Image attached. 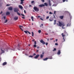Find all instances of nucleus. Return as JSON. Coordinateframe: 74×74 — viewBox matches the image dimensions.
Here are the masks:
<instances>
[{
	"label": "nucleus",
	"mask_w": 74,
	"mask_h": 74,
	"mask_svg": "<svg viewBox=\"0 0 74 74\" xmlns=\"http://www.w3.org/2000/svg\"><path fill=\"white\" fill-rule=\"evenodd\" d=\"M57 25L58 26H60V27H61L62 26H65L64 23H61L60 21H58V23H57Z\"/></svg>",
	"instance_id": "f257e3e1"
},
{
	"label": "nucleus",
	"mask_w": 74,
	"mask_h": 74,
	"mask_svg": "<svg viewBox=\"0 0 74 74\" xmlns=\"http://www.w3.org/2000/svg\"><path fill=\"white\" fill-rule=\"evenodd\" d=\"M33 8L34 10L36 12H38V11H39V8H38L36 7H34Z\"/></svg>",
	"instance_id": "f03ea898"
},
{
	"label": "nucleus",
	"mask_w": 74,
	"mask_h": 74,
	"mask_svg": "<svg viewBox=\"0 0 74 74\" xmlns=\"http://www.w3.org/2000/svg\"><path fill=\"white\" fill-rule=\"evenodd\" d=\"M14 12H18V11H19V10H18V8H14Z\"/></svg>",
	"instance_id": "7ed1b4c3"
},
{
	"label": "nucleus",
	"mask_w": 74,
	"mask_h": 74,
	"mask_svg": "<svg viewBox=\"0 0 74 74\" xmlns=\"http://www.w3.org/2000/svg\"><path fill=\"white\" fill-rule=\"evenodd\" d=\"M41 43H42L43 45H45L46 43H45V42L44 40H41L40 41Z\"/></svg>",
	"instance_id": "20e7f679"
},
{
	"label": "nucleus",
	"mask_w": 74,
	"mask_h": 74,
	"mask_svg": "<svg viewBox=\"0 0 74 74\" xmlns=\"http://www.w3.org/2000/svg\"><path fill=\"white\" fill-rule=\"evenodd\" d=\"M63 34H64L63 33H62L61 34V35H62V37H63V40H64V41H65V39L64 38V36H65V35H63Z\"/></svg>",
	"instance_id": "39448f33"
},
{
	"label": "nucleus",
	"mask_w": 74,
	"mask_h": 74,
	"mask_svg": "<svg viewBox=\"0 0 74 74\" xmlns=\"http://www.w3.org/2000/svg\"><path fill=\"white\" fill-rule=\"evenodd\" d=\"M40 56V55L39 54H38L36 55V56L34 57L35 59H37L38 57Z\"/></svg>",
	"instance_id": "423d86ee"
},
{
	"label": "nucleus",
	"mask_w": 74,
	"mask_h": 74,
	"mask_svg": "<svg viewBox=\"0 0 74 74\" xmlns=\"http://www.w3.org/2000/svg\"><path fill=\"white\" fill-rule=\"evenodd\" d=\"M44 6H45V5L43 4L40 5H39V6L40 7H44Z\"/></svg>",
	"instance_id": "0eeeda50"
},
{
	"label": "nucleus",
	"mask_w": 74,
	"mask_h": 74,
	"mask_svg": "<svg viewBox=\"0 0 74 74\" xmlns=\"http://www.w3.org/2000/svg\"><path fill=\"white\" fill-rule=\"evenodd\" d=\"M60 18L61 19H63V18H64V16H59Z\"/></svg>",
	"instance_id": "6e6552de"
},
{
	"label": "nucleus",
	"mask_w": 74,
	"mask_h": 74,
	"mask_svg": "<svg viewBox=\"0 0 74 74\" xmlns=\"http://www.w3.org/2000/svg\"><path fill=\"white\" fill-rule=\"evenodd\" d=\"M9 10H10V11H11L12 10V7H10L8 8Z\"/></svg>",
	"instance_id": "1a4fd4ad"
},
{
	"label": "nucleus",
	"mask_w": 74,
	"mask_h": 74,
	"mask_svg": "<svg viewBox=\"0 0 74 74\" xmlns=\"http://www.w3.org/2000/svg\"><path fill=\"white\" fill-rule=\"evenodd\" d=\"M19 26L20 29H21V30H22V31H23V29H22V28H21V27H23L21 25H19Z\"/></svg>",
	"instance_id": "9d476101"
},
{
	"label": "nucleus",
	"mask_w": 74,
	"mask_h": 74,
	"mask_svg": "<svg viewBox=\"0 0 74 74\" xmlns=\"http://www.w3.org/2000/svg\"><path fill=\"white\" fill-rule=\"evenodd\" d=\"M61 53V52H60V50H59L58 52V54L59 55H60V54Z\"/></svg>",
	"instance_id": "9b49d317"
},
{
	"label": "nucleus",
	"mask_w": 74,
	"mask_h": 74,
	"mask_svg": "<svg viewBox=\"0 0 74 74\" xmlns=\"http://www.w3.org/2000/svg\"><path fill=\"white\" fill-rule=\"evenodd\" d=\"M6 15H9L10 14V13L9 12H6Z\"/></svg>",
	"instance_id": "f8f14e48"
},
{
	"label": "nucleus",
	"mask_w": 74,
	"mask_h": 74,
	"mask_svg": "<svg viewBox=\"0 0 74 74\" xmlns=\"http://www.w3.org/2000/svg\"><path fill=\"white\" fill-rule=\"evenodd\" d=\"M14 20H15L16 21L18 20V17H14Z\"/></svg>",
	"instance_id": "ddd939ff"
},
{
	"label": "nucleus",
	"mask_w": 74,
	"mask_h": 74,
	"mask_svg": "<svg viewBox=\"0 0 74 74\" xmlns=\"http://www.w3.org/2000/svg\"><path fill=\"white\" fill-rule=\"evenodd\" d=\"M21 2L20 3V4H23V1H25V0H21Z\"/></svg>",
	"instance_id": "4468645a"
},
{
	"label": "nucleus",
	"mask_w": 74,
	"mask_h": 74,
	"mask_svg": "<svg viewBox=\"0 0 74 74\" xmlns=\"http://www.w3.org/2000/svg\"><path fill=\"white\" fill-rule=\"evenodd\" d=\"M3 65V66H4L5 65H6V64H7V62H3V64H2Z\"/></svg>",
	"instance_id": "2eb2a0df"
},
{
	"label": "nucleus",
	"mask_w": 74,
	"mask_h": 74,
	"mask_svg": "<svg viewBox=\"0 0 74 74\" xmlns=\"http://www.w3.org/2000/svg\"><path fill=\"white\" fill-rule=\"evenodd\" d=\"M71 25V23H69L67 25V26H70Z\"/></svg>",
	"instance_id": "dca6fc26"
},
{
	"label": "nucleus",
	"mask_w": 74,
	"mask_h": 74,
	"mask_svg": "<svg viewBox=\"0 0 74 74\" xmlns=\"http://www.w3.org/2000/svg\"><path fill=\"white\" fill-rule=\"evenodd\" d=\"M48 58H46L43 59V60H44V61H45V60H48Z\"/></svg>",
	"instance_id": "f3484780"
},
{
	"label": "nucleus",
	"mask_w": 74,
	"mask_h": 74,
	"mask_svg": "<svg viewBox=\"0 0 74 74\" xmlns=\"http://www.w3.org/2000/svg\"><path fill=\"white\" fill-rule=\"evenodd\" d=\"M19 8H20V9H22V8H23V7H22V6H21V5H19Z\"/></svg>",
	"instance_id": "a211bd4d"
},
{
	"label": "nucleus",
	"mask_w": 74,
	"mask_h": 74,
	"mask_svg": "<svg viewBox=\"0 0 74 74\" xmlns=\"http://www.w3.org/2000/svg\"><path fill=\"white\" fill-rule=\"evenodd\" d=\"M56 20H54V25H56Z\"/></svg>",
	"instance_id": "6ab92c4d"
},
{
	"label": "nucleus",
	"mask_w": 74,
	"mask_h": 74,
	"mask_svg": "<svg viewBox=\"0 0 74 74\" xmlns=\"http://www.w3.org/2000/svg\"><path fill=\"white\" fill-rule=\"evenodd\" d=\"M44 57V55H42V54H41L40 55V58H42Z\"/></svg>",
	"instance_id": "aec40b11"
},
{
	"label": "nucleus",
	"mask_w": 74,
	"mask_h": 74,
	"mask_svg": "<svg viewBox=\"0 0 74 74\" xmlns=\"http://www.w3.org/2000/svg\"><path fill=\"white\" fill-rule=\"evenodd\" d=\"M44 4L46 6H48V3H45Z\"/></svg>",
	"instance_id": "412c9836"
},
{
	"label": "nucleus",
	"mask_w": 74,
	"mask_h": 74,
	"mask_svg": "<svg viewBox=\"0 0 74 74\" xmlns=\"http://www.w3.org/2000/svg\"><path fill=\"white\" fill-rule=\"evenodd\" d=\"M24 32H25V33H26V34H27V32H28V31H24Z\"/></svg>",
	"instance_id": "4be33fe9"
},
{
	"label": "nucleus",
	"mask_w": 74,
	"mask_h": 74,
	"mask_svg": "<svg viewBox=\"0 0 74 74\" xmlns=\"http://www.w3.org/2000/svg\"><path fill=\"white\" fill-rule=\"evenodd\" d=\"M31 19H32V21H34V20H33V19H34V18H33V17L32 16Z\"/></svg>",
	"instance_id": "5701e85b"
},
{
	"label": "nucleus",
	"mask_w": 74,
	"mask_h": 74,
	"mask_svg": "<svg viewBox=\"0 0 74 74\" xmlns=\"http://www.w3.org/2000/svg\"><path fill=\"white\" fill-rule=\"evenodd\" d=\"M32 37H34V33H33V32H32Z\"/></svg>",
	"instance_id": "b1692460"
},
{
	"label": "nucleus",
	"mask_w": 74,
	"mask_h": 74,
	"mask_svg": "<svg viewBox=\"0 0 74 74\" xmlns=\"http://www.w3.org/2000/svg\"><path fill=\"white\" fill-rule=\"evenodd\" d=\"M41 30H39L38 31V33H41Z\"/></svg>",
	"instance_id": "393cba45"
},
{
	"label": "nucleus",
	"mask_w": 74,
	"mask_h": 74,
	"mask_svg": "<svg viewBox=\"0 0 74 74\" xmlns=\"http://www.w3.org/2000/svg\"><path fill=\"white\" fill-rule=\"evenodd\" d=\"M17 12V14H18V15H19V16L21 15V14H20V13H19L18 12Z\"/></svg>",
	"instance_id": "a878e982"
},
{
	"label": "nucleus",
	"mask_w": 74,
	"mask_h": 74,
	"mask_svg": "<svg viewBox=\"0 0 74 74\" xmlns=\"http://www.w3.org/2000/svg\"><path fill=\"white\" fill-rule=\"evenodd\" d=\"M56 51V49L55 48L54 49V50H53V51Z\"/></svg>",
	"instance_id": "bb28decb"
},
{
	"label": "nucleus",
	"mask_w": 74,
	"mask_h": 74,
	"mask_svg": "<svg viewBox=\"0 0 74 74\" xmlns=\"http://www.w3.org/2000/svg\"><path fill=\"white\" fill-rule=\"evenodd\" d=\"M49 6H51V3L50 2H49Z\"/></svg>",
	"instance_id": "cd10ccee"
},
{
	"label": "nucleus",
	"mask_w": 74,
	"mask_h": 74,
	"mask_svg": "<svg viewBox=\"0 0 74 74\" xmlns=\"http://www.w3.org/2000/svg\"><path fill=\"white\" fill-rule=\"evenodd\" d=\"M49 16H48L46 17V19H49Z\"/></svg>",
	"instance_id": "c85d7f7f"
},
{
	"label": "nucleus",
	"mask_w": 74,
	"mask_h": 74,
	"mask_svg": "<svg viewBox=\"0 0 74 74\" xmlns=\"http://www.w3.org/2000/svg\"><path fill=\"white\" fill-rule=\"evenodd\" d=\"M64 26H62V28L63 29H65V27H64Z\"/></svg>",
	"instance_id": "c756f323"
},
{
	"label": "nucleus",
	"mask_w": 74,
	"mask_h": 74,
	"mask_svg": "<svg viewBox=\"0 0 74 74\" xmlns=\"http://www.w3.org/2000/svg\"><path fill=\"white\" fill-rule=\"evenodd\" d=\"M36 45H34V48H36Z\"/></svg>",
	"instance_id": "7c9ffc66"
},
{
	"label": "nucleus",
	"mask_w": 74,
	"mask_h": 74,
	"mask_svg": "<svg viewBox=\"0 0 74 74\" xmlns=\"http://www.w3.org/2000/svg\"><path fill=\"white\" fill-rule=\"evenodd\" d=\"M29 57L30 58H33V56H29Z\"/></svg>",
	"instance_id": "2f4dec72"
},
{
	"label": "nucleus",
	"mask_w": 74,
	"mask_h": 74,
	"mask_svg": "<svg viewBox=\"0 0 74 74\" xmlns=\"http://www.w3.org/2000/svg\"><path fill=\"white\" fill-rule=\"evenodd\" d=\"M41 25H40V27H42V26H43V24H41Z\"/></svg>",
	"instance_id": "473e14b6"
},
{
	"label": "nucleus",
	"mask_w": 74,
	"mask_h": 74,
	"mask_svg": "<svg viewBox=\"0 0 74 74\" xmlns=\"http://www.w3.org/2000/svg\"><path fill=\"white\" fill-rule=\"evenodd\" d=\"M49 20L51 22V21H53V19L51 20V19H49Z\"/></svg>",
	"instance_id": "72a5a7b5"
},
{
	"label": "nucleus",
	"mask_w": 74,
	"mask_h": 74,
	"mask_svg": "<svg viewBox=\"0 0 74 74\" xmlns=\"http://www.w3.org/2000/svg\"><path fill=\"white\" fill-rule=\"evenodd\" d=\"M21 14V15H22V16H25L23 14Z\"/></svg>",
	"instance_id": "f704fd0d"
},
{
	"label": "nucleus",
	"mask_w": 74,
	"mask_h": 74,
	"mask_svg": "<svg viewBox=\"0 0 74 74\" xmlns=\"http://www.w3.org/2000/svg\"><path fill=\"white\" fill-rule=\"evenodd\" d=\"M34 44L35 45H36V41H35L34 42Z\"/></svg>",
	"instance_id": "c9c22d12"
},
{
	"label": "nucleus",
	"mask_w": 74,
	"mask_h": 74,
	"mask_svg": "<svg viewBox=\"0 0 74 74\" xmlns=\"http://www.w3.org/2000/svg\"><path fill=\"white\" fill-rule=\"evenodd\" d=\"M24 12L25 14H26V10H24Z\"/></svg>",
	"instance_id": "e433bc0d"
},
{
	"label": "nucleus",
	"mask_w": 74,
	"mask_h": 74,
	"mask_svg": "<svg viewBox=\"0 0 74 74\" xmlns=\"http://www.w3.org/2000/svg\"><path fill=\"white\" fill-rule=\"evenodd\" d=\"M36 54L35 53H34V54H33V56H35V55H36Z\"/></svg>",
	"instance_id": "4c0bfd02"
},
{
	"label": "nucleus",
	"mask_w": 74,
	"mask_h": 74,
	"mask_svg": "<svg viewBox=\"0 0 74 74\" xmlns=\"http://www.w3.org/2000/svg\"><path fill=\"white\" fill-rule=\"evenodd\" d=\"M49 59H52V57H51V58L49 57Z\"/></svg>",
	"instance_id": "58836bf2"
},
{
	"label": "nucleus",
	"mask_w": 74,
	"mask_h": 74,
	"mask_svg": "<svg viewBox=\"0 0 74 74\" xmlns=\"http://www.w3.org/2000/svg\"><path fill=\"white\" fill-rule=\"evenodd\" d=\"M49 14H52V13L51 12H50L49 13Z\"/></svg>",
	"instance_id": "ea45409f"
},
{
	"label": "nucleus",
	"mask_w": 74,
	"mask_h": 74,
	"mask_svg": "<svg viewBox=\"0 0 74 74\" xmlns=\"http://www.w3.org/2000/svg\"><path fill=\"white\" fill-rule=\"evenodd\" d=\"M7 20H6L4 22V23H7Z\"/></svg>",
	"instance_id": "a19ab883"
},
{
	"label": "nucleus",
	"mask_w": 74,
	"mask_h": 74,
	"mask_svg": "<svg viewBox=\"0 0 74 74\" xmlns=\"http://www.w3.org/2000/svg\"><path fill=\"white\" fill-rule=\"evenodd\" d=\"M41 16H37V17H38V18H40V17Z\"/></svg>",
	"instance_id": "79ce46f5"
},
{
	"label": "nucleus",
	"mask_w": 74,
	"mask_h": 74,
	"mask_svg": "<svg viewBox=\"0 0 74 74\" xmlns=\"http://www.w3.org/2000/svg\"><path fill=\"white\" fill-rule=\"evenodd\" d=\"M48 42H47L46 44V45H48Z\"/></svg>",
	"instance_id": "37998d69"
},
{
	"label": "nucleus",
	"mask_w": 74,
	"mask_h": 74,
	"mask_svg": "<svg viewBox=\"0 0 74 74\" xmlns=\"http://www.w3.org/2000/svg\"><path fill=\"white\" fill-rule=\"evenodd\" d=\"M55 45H58V44L57 43H56Z\"/></svg>",
	"instance_id": "c03bdc74"
},
{
	"label": "nucleus",
	"mask_w": 74,
	"mask_h": 74,
	"mask_svg": "<svg viewBox=\"0 0 74 74\" xmlns=\"http://www.w3.org/2000/svg\"><path fill=\"white\" fill-rule=\"evenodd\" d=\"M3 18L4 19H6V18L5 17V16H3Z\"/></svg>",
	"instance_id": "a18cd8bd"
},
{
	"label": "nucleus",
	"mask_w": 74,
	"mask_h": 74,
	"mask_svg": "<svg viewBox=\"0 0 74 74\" xmlns=\"http://www.w3.org/2000/svg\"><path fill=\"white\" fill-rule=\"evenodd\" d=\"M54 14H55V15H56V11H54Z\"/></svg>",
	"instance_id": "49530a36"
},
{
	"label": "nucleus",
	"mask_w": 74,
	"mask_h": 74,
	"mask_svg": "<svg viewBox=\"0 0 74 74\" xmlns=\"http://www.w3.org/2000/svg\"><path fill=\"white\" fill-rule=\"evenodd\" d=\"M41 0V1H42V2H44V1H45L44 0Z\"/></svg>",
	"instance_id": "de8ad7c7"
},
{
	"label": "nucleus",
	"mask_w": 74,
	"mask_h": 74,
	"mask_svg": "<svg viewBox=\"0 0 74 74\" xmlns=\"http://www.w3.org/2000/svg\"><path fill=\"white\" fill-rule=\"evenodd\" d=\"M34 1H32L31 2L32 3H34Z\"/></svg>",
	"instance_id": "09e8293b"
},
{
	"label": "nucleus",
	"mask_w": 74,
	"mask_h": 74,
	"mask_svg": "<svg viewBox=\"0 0 74 74\" xmlns=\"http://www.w3.org/2000/svg\"><path fill=\"white\" fill-rule=\"evenodd\" d=\"M40 19H41V20H42V21H43V19H42V18H40Z\"/></svg>",
	"instance_id": "8fccbe9b"
},
{
	"label": "nucleus",
	"mask_w": 74,
	"mask_h": 74,
	"mask_svg": "<svg viewBox=\"0 0 74 74\" xmlns=\"http://www.w3.org/2000/svg\"><path fill=\"white\" fill-rule=\"evenodd\" d=\"M66 1V0H63V2H65Z\"/></svg>",
	"instance_id": "3c124183"
},
{
	"label": "nucleus",
	"mask_w": 74,
	"mask_h": 74,
	"mask_svg": "<svg viewBox=\"0 0 74 74\" xmlns=\"http://www.w3.org/2000/svg\"><path fill=\"white\" fill-rule=\"evenodd\" d=\"M53 39V38H50V40H52V39Z\"/></svg>",
	"instance_id": "603ef678"
},
{
	"label": "nucleus",
	"mask_w": 74,
	"mask_h": 74,
	"mask_svg": "<svg viewBox=\"0 0 74 74\" xmlns=\"http://www.w3.org/2000/svg\"><path fill=\"white\" fill-rule=\"evenodd\" d=\"M10 5L7 4V5H6V6H10Z\"/></svg>",
	"instance_id": "864d4df0"
},
{
	"label": "nucleus",
	"mask_w": 74,
	"mask_h": 74,
	"mask_svg": "<svg viewBox=\"0 0 74 74\" xmlns=\"http://www.w3.org/2000/svg\"><path fill=\"white\" fill-rule=\"evenodd\" d=\"M1 50L2 51V52H3V53H4V51L3 50H2V49H1Z\"/></svg>",
	"instance_id": "5fc2aeb1"
},
{
	"label": "nucleus",
	"mask_w": 74,
	"mask_h": 74,
	"mask_svg": "<svg viewBox=\"0 0 74 74\" xmlns=\"http://www.w3.org/2000/svg\"><path fill=\"white\" fill-rule=\"evenodd\" d=\"M45 35H48V34L47 33H45Z\"/></svg>",
	"instance_id": "6e6d98bb"
},
{
	"label": "nucleus",
	"mask_w": 74,
	"mask_h": 74,
	"mask_svg": "<svg viewBox=\"0 0 74 74\" xmlns=\"http://www.w3.org/2000/svg\"><path fill=\"white\" fill-rule=\"evenodd\" d=\"M28 33L29 34H31V33L29 32V31H28Z\"/></svg>",
	"instance_id": "4d7b16f0"
},
{
	"label": "nucleus",
	"mask_w": 74,
	"mask_h": 74,
	"mask_svg": "<svg viewBox=\"0 0 74 74\" xmlns=\"http://www.w3.org/2000/svg\"><path fill=\"white\" fill-rule=\"evenodd\" d=\"M35 41V40L34 39H33L32 40V41Z\"/></svg>",
	"instance_id": "13d9d810"
},
{
	"label": "nucleus",
	"mask_w": 74,
	"mask_h": 74,
	"mask_svg": "<svg viewBox=\"0 0 74 74\" xmlns=\"http://www.w3.org/2000/svg\"><path fill=\"white\" fill-rule=\"evenodd\" d=\"M53 16H54V18H55V15L54 14H53Z\"/></svg>",
	"instance_id": "bf43d9fd"
},
{
	"label": "nucleus",
	"mask_w": 74,
	"mask_h": 74,
	"mask_svg": "<svg viewBox=\"0 0 74 74\" xmlns=\"http://www.w3.org/2000/svg\"><path fill=\"white\" fill-rule=\"evenodd\" d=\"M22 18H23V19H25V18L23 17H22Z\"/></svg>",
	"instance_id": "052dcab7"
},
{
	"label": "nucleus",
	"mask_w": 74,
	"mask_h": 74,
	"mask_svg": "<svg viewBox=\"0 0 74 74\" xmlns=\"http://www.w3.org/2000/svg\"><path fill=\"white\" fill-rule=\"evenodd\" d=\"M2 13H3V12H2V11H1V12L0 13V14H2Z\"/></svg>",
	"instance_id": "680f3d73"
},
{
	"label": "nucleus",
	"mask_w": 74,
	"mask_h": 74,
	"mask_svg": "<svg viewBox=\"0 0 74 74\" xmlns=\"http://www.w3.org/2000/svg\"><path fill=\"white\" fill-rule=\"evenodd\" d=\"M38 52V50H37L36 52Z\"/></svg>",
	"instance_id": "e2e57ef3"
},
{
	"label": "nucleus",
	"mask_w": 74,
	"mask_h": 74,
	"mask_svg": "<svg viewBox=\"0 0 74 74\" xmlns=\"http://www.w3.org/2000/svg\"><path fill=\"white\" fill-rule=\"evenodd\" d=\"M58 41V39H56V41Z\"/></svg>",
	"instance_id": "0e129e2a"
},
{
	"label": "nucleus",
	"mask_w": 74,
	"mask_h": 74,
	"mask_svg": "<svg viewBox=\"0 0 74 74\" xmlns=\"http://www.w3.org/2000/svg\"><path fill=\"white\" fill-rule=\"evenodd\" d=\"M40 48V47H37V48H38H38Z\"/></svg>",
	"instance_id": "69168bd1"
},
{
	"label": "nucleus",
	"mask_w": 74,
	"mask_h": 74,
	"mask_svg": "<svg viewBox=\"0 0 74 74\" xmlns=\"http://www.w3.org/2000/svg\"><path fill=\"white\" fill-rule=\"evenodd\" d=\"M42 54H43V55H44V52H43L42 53Z\"/></svg>",
	"instance_id": "338daca9"
},
{
	"label": "nucleus",
	"mask_w": 74,
	"mask_h": 74,
	"mask_svg": "<svg viewBox=\"0 0 74 74\" xmlns=\"http://www.w3.org/2000/svg\"><path fill=\"white\" fill-rule=\"evenodd\" d=\"M29 7H32V5H29Z\"/></svg>",
	"instance_id": "774afa93"
}]
</instances>
